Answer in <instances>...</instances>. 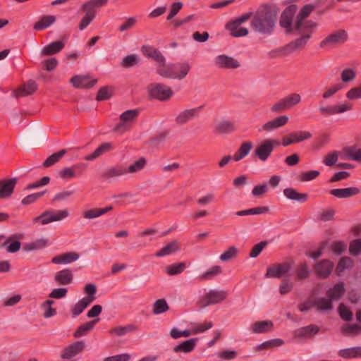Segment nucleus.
I'll list each match as a JSON object with an SVG mask.
<instances>
[{"label": "nucleus", "instance_id": "obj_1", "mask_svg": "<svg viewBox=\"0 0 361 361\" xmlns=\"http://www.w3.org/2000/svg\"><path fill=\"white\" fill-rule=\"evenodd\" d=\"M276 19V13H272L268 9H263L257 11L253 15L250 25L255 32L268 35L273 32Z\"/></svg>", "mask_w": 361, "mask_h": 361}, {"label": "nucleus", "instance_id": "obj_2", "mask_svg": "<svg viewBox=\"0 0 361 361\" xmlns=\"http://www.w3.org/2000/svg\"><path fill=\"white\" fill-rule=\"evenodd\" d=\"M314 8L315 6L311 4H306L301 8L294 23V30L296 34H301L305 30H316L318 26L317 23L311 20H306Z\"/></svg>", "mask_w": 361, "mask_h": 361}, {"label": "nucleus", "instance_id": "obj_3", "mask_svg": "<svg viewBox=\"0 0 361 361\" xmlns=\"http://www.w3.org/2000/svg\"><path fill=\"white\" fill-rule=\"evenodd\" d=\"M348 39V34L345 30L340 29L329 34L319 43V47L330 49L344 44Z\"/></svg>", "mask_w": 361, "mask_h": 361}, {"label": "nucleus", "instance_id": "obj_4", "mask_svg": "<svg viewBox=\"0 0 361 361\" xmlns=\"http://www.w3.org/2000/svg\"><path fill=\"white\" fill-rule=\"evenodd\" d=\"M147 90L151 97L159 101H166L173 94L170 87L161 83H152L148 86Z\"/></svg>", "mask_w": 361, "mask_h": 361}, {"label": "nucleus", "instance_id": "obj_5", "mask_svg": "<svg viewBox=\"0 0 361 361\" xmlns=\"http://www.w3.org/2000/svg\"><path fill=\"white\" fill-rule=\"evenodd\" d=\"M227 292L224 290H209L199 300L202 307L221 302L227 298Z\"/></svg>", "mask_w": 361, "mask_h": 361}, {"label": "nucleus", "instance_id": "obj_6", "mask_svg": "<svg viewBox=\"0 0 361 361\" xmlns=\"http://www.w3.org/2000/svg\"><path fill=\"white\" fill-rule=\"evenodd\" d=\"M279 145V142L276 140L266 139L256 147L253 154L260 161H266L271 156L274 146Z\"/></svg>", "mask_w": 361, "mask_h": 361}, {"label": "nucleus", "instance_id": "obj_7", "mask_svg": "<svg viewBox=\"0 0 361 361\" xmlns=\"http://www.w3.org/2000/svg\"><path fill=\"white\" fill-rule=\"evenodd\" d=\"M292 267L293 264L288 262L275 263L267 267L264 276L266 278L277 279L289 276V272Z\"/></svg>", "mask_w": 361, "mask_h": 361}, {"label": "nucleus", "instance_id": "obj_8", "mask_svg": "<svg viewBox=\"0 0 361 361\" xmlns=\"http://www.w3.org/2000/svg\"><path fill=\"white\" fill-rule=\"evenodd\" d=\"M85 348V343L83 341H75L63 349L60 357L63 360H71L82 353Z\"/></svg>", "mask_w": 361, "mask_h": 361}, {"label": "nucleus", "instance_id": "obj_9", "mask_svg": "<svg viewBox=\"0 0 361 361\" xmlns=\"http://www.w3.org/2000/svg\"><path fill=\"white\" fill-rule=\"evenodd\" d=\"M296 5H291L287 7L281 14L279 24L281 27L286 29L287 32L295 31L293 18L296 12Z\"/></svg>", "mask_w": 361, "mask_h": 361}, {"label": "nucleus", "instance_id": "obj_10", "mask_svg": "<svg viewBox=\"0 0 361 361\" xmlns=\"http://www.w3.org/2000/svg\"><path fill=\"white\" fill-rule=\"evenodd\" d=\"M314 30H305L300 34L302 35L301 37L286 44V49L288 50L289 54H290L295 51L302 49L307 44L308 40L311 38Z\"/></svg>", "mask_w": 361, "mask_h": 361}, {"label": "nucleus", "instance_id": "obj_11", "mask_svg": "<svg viewBox=\"0 0 361 361\" xmlns=\"http://www.w3.org/2000/svg\"><path fill=\"white\" fill-rule=\"evenodd\" d=\"M85 168V164L78 163L71 167H65L60 170L58 176L61 179L69 180L80 176Z\"/></svg>", "mask_w": 361, "mask_h": 361}, {"label": "nucleus", "instance_id": "obj_12", "mask_svg": "<svg viewBox=\"0 0 361 361\" xmlns=\"http://www.w3.org/2000/svg\"><path fill=\"white\" fill-rule=\"evenodd\" d=\"M352 109V105L348 102H344L334 106H320L319 111L324 116L342 114Z\"/></svg>", "mask_w": 361, "mask_h": 361}, {"label": "nucleus", "instance_id": "obj_13", "mask_svg": "<svg viewBox=\"0 0 361 361\" xmlns=\"http://www.w3.org/2000/svg\"><path fill=\"white\" fill-rule=\"evenodd\" d=\"M23 238V234L11 235L6 238L5 241L1 244V247L8 253H15L20 249L21 243L20 240Z\"/></svg>", "mask_w": 361, "mask_h": 361}, {"label": "nucleus", "instance_id": "obj_14", "mask_svg": "<svg viewBox=\"0 0 361 361\" xmlns=\"http://www.w3.org/2000/svg\"><path fill=\"white\" fill-rule=\"evenodd\" d=\"M334 264L328 259H322L314 265V271L317 277L327 278L333 271Z\"/></svg>", "mask_w": 361, "mask_h": 361}, {"label": "nucleus", "instance_id": "obj_15", "mask_svg": "<svg viewBox=\"0 0 361 361\" xmlns=\"http://www.w3.org/2000/svg\"><path fill=\"white\" fill-rule=\"evenodd\" d=\"M214 63L221 68L234 69L240 66V63L236 59L224 54L217 56L214 59Z\"/></svg>", "mask_w": 361, "mask_h": 361}, {"label": "nucleus", "instance_id": "obj_16", "mask_svg": "<svg viewBox=\"0 0 361 361\" xmlns=\"http://www.w3.org/2000/svg\"><path fill=\"white\" fill-rule=\"evenodd\" d=\"M200 108L185 109L180 111L176 117L175 121L177 125L182 126L194 119L197 116Z\"/></svg>", "mask_w": 361, "mask_h": 361}, {"label": "nucleus", "instance_id": "obj_17", "mask_svg": "<svg viewBox=\"0 0 361 361\" xmlns=\"http://www.w3.org/2000/svg\"><path fill=\"white\" fill-rule=\"evenodd\" d=\"M141 51L142 54L147 57L152 59L158 63H165V57L161 53V51L149 45H143L141 47Z\"/></svg>", "mask_w": 361, "mask_h": 361}, {"label": "nucleus", "instance_id": "obj_18", "mask_svg": "<svg viewBox=\"0 0 361 361\" xmlns=\"http://www.w3.org/2000/svg\"><path fill=\"white\" fill-rule=\"evenodd\" d=\"M17 178L0 180V199L9 197L14 190Z\"/></svg>", "mask_w": 361, "mask_h": 361}, {"label": "nucleus", "instance_id": "obj_19", "mask_svg": "<svg viewBox=\"0 0 361 361\" xmlns=\"http://www.w3.org/2000/svg\"><path fill=\"white\" fill-rule=\"evenodd\" d=\"M288 121V117L286 115L280 116L265 123L261 128V130L270 132L280 127L285 126Z\"/></svg>", "mask_w": 361, "mask_h": 361}, {"label": "nucleus", "instance_id": "obj_20", "mask_svg": "<svg viewBox=\"0 0 361 361\" xmlns=\"http://www.w3.org/2000/svg\"><path fill=\"white\" fill-rule=\"evenodd\" d=\"M114 149V147L111 142H103L92 154L86 155L84 159L86 161H93Z\"/></svg>", "mask_w": 361, "mask_h": 361}, {"label": "nucleus", "instance_id": "obj_21", "mask_svg": "<svg viewBox=\"0 0 361 361\" xmlns=\"http://www.w3.org/2000/svg\"><path fill=\"white\" fill-rule=\"evenodd\" d=\"M71 82L77 88H90L93 87L97 80H93L89 75H75L71 79Z\"/></svg>", "mask_w": 361, "mask_h": 361}, {"label": "nucleus", "instance_id": "obj_22", "mask_svg": "<svg viewBox=\"0 0 361 361\" xmlns=\"http://www.w3.org/2000/svg\"><path fill=\"white\" fill-rule=\"evenodd\" d=\"M236 130L233 122L231 121H222L217 123L214 128V133L216 135L229 134Z\"/></svg>", "mask_w": 361, "mask_h": 361}, {"label": "nucleus", "instance_id": "obj_23", "mask_svg": "<svg viewBox=\"0 0 361 361\" xmlns=\"http://www.w3.org/2000/svg\"><path fill=\"white\" fill-rule=\"evenodd\" d=\"M198 341V338H192L188 340H186L178 345H176L173 348V352L176 353H189L193 351L195 346L197 345V342Z\"/></svg>", "mask_w": 361, "mask_h": 361}, {"label": "nucleus", "instance_id": "obj_24", "mask_svg": "<svg viewBox=\"0 0 361 361\" xmlns=\"http://www.w3.org/2000/svg\"><path fill=\"white\" fill-rule=\"evenodd\" d=\"M73 275L68 269L61 270L54 276V281L59 285H68L73 282Z\"/></svg>", "mask_w": 361, "mask_h": 361}, {"label": "nucleus", "instance_id": "obj_25", "mask_svg": "<svg viewBox=\"0 0 361 361\" xmlns=\"http://www.w3.org/2000/svg\"><path fill=\"white\" fill-rule=\"evenodd\" d=\"M345 291L344 283L339 282L326 291V295L333 302L341 298Z\"/></svg>", "mask_w": 361, "mask_h": 361}, {"label": "nucleus", "instance_id": "obj_26", "mask_svg": "<svg viewBox=\"0 0 361 361\" xmlns=\"http://www.w3.org/2000/svg\"><path fill=\"white\" fill-rule=\"evenodd\" d=\"M330 194L338 198H348L357 195L360 190L356 187L346 188L333 189L330 190Z\"/></svg>", "mask_w": 361, "mask_h": 361}, {"label": "nucleus", "instance_id": "obj_27", "mask_svg": "<svg viewBox=\"0 0 361 361\" xmlns=\"http://www.w3.org/2000/svg\"><path fill=\"white\" fill-rule=\"evenodd\" d=\"M95 297H84L80 300L71 309L73 317L80 314L94 300Z\"/></svg>", "mask_w": 361, "mask_h": 361}, {"label": "nucleus", "instance_id": "obj_28", "mask_svg": "<svg viewBox=\"0 0 361 361\" xmlns=\"http://www.w3.org/2000/svg\"><path fill=\"white\" fill-rule=\"evenodd\" d=\"M273 322L270 320H264L255 322L251 328V332L253 334H264L272 330Z\"/></svg>", "mask_w": 361, "mask_h": 361}, {"label": "nucleus", "instance_id": "obj_29", "mask_svg": "<svg viewBox=\"0 0 361 361\" xmlns=\"http://www.w3.org/2000/svg\"><path fill=\"white\" fill-rule=\"evenodd\" d=\"M172 74L179 77L172 78V79H183L188 73L190 69V66L188 63H179L171 64Z\"/></svg>", "mask_w": 361, "mask_h": 361}, {"label": "nucleus", "instance_id": "obj_30", "mask_svg": "<svg viewBox=\"0 0 361 361\" xmlns=\"http://www.w3.org/2000/svg\"><path fill=\"white\" fill-rule=\"evenodd\" d=\"M79 258V255L75 252H66L52 258L51 262L54 264H69L75 262Z\"/></svg>", "mask_w": 361, "mask_h": 361}, {"label": "nucleus", "instance_id": "obj_31", "mask_svg": "<svg viewBox=\"0 0 361 361\" xmlns=\"http://www.w3.org/2000/svg\"><path fill=\"white\" fill-rule=\"evenodd\" d=\"M65 44L61 41H56L44 47L41 50V56H50L59 53L63 49Z\"/></svg>", "mask_w": 361, "mask_h": 361}, {"label": "nucleus", "instance_id": "obj_32", "mask_svg": "<svg viewBox=\"0 0 361 361\" xmlns=\"http://www.w3.org/2000/svg\"><path fill=\"white\" fill-rule=\"evenodd\" d=\"M253 147V143L251 141L242 142L238 151L234 154L233 159L235 161H239L249 154Z\"/></svg>", "mask_w": 361, "mask_h": 361}, {"label": "nucleus", "instance_id": "obj_33", "mask_svg": "<svg viewBox=\"0 0 361 361\" xmlns=\"http://www.w3.org/2000/svg\"><path fill=\"white\" fill-rule=\"evenodd\" d=\"M283 194L288 199L301 203L306 202L307 200V195L306 193H300L291 188L284 189Z\"/></svg>", "mask_w": 361, "mask_h": 361}, {"label": "nucleus", "instance_id": "obj_34", "mask_svg": "<svg viewBox=\"0 0 361 361\" xmlns=\"http://www.w3.org/2000/svg\"><path fill=\"white\" fill-rule=\"evenodd\" d=\"M319 331V327L315 324H310L301 327L296 331L298 337L309 338L316 335Z\"/></svg>", "mask_w": 361, "mask_h": 361}, {"label": "nucleus", "instance_id": "obj_35", "mask_svg": "<svg viewBox=\"0 0 361 361\" xmlns=\"http://www.w3.org/2000/svg\"><path fill=\"white\" fill-rule=\"evenodd\" d=\"M37 89V83L33 80H29L17 90L16 97H25L30 95L35 92Z\"/></svg>", "mask_w": 361, "mask_h": 361}, {"label": "nucleus", "instance_id": "obj_36", "mask_svg": "<svg viewBox=\"0 0 361 361\" xmlns=\"http://www.w3.org/2000/svg\"><path fill=\"white\" fill-rule=\"evenodd\" d=\"M226 28L230 32L231 36L234 37H244L248 35V30L246 27H240V25L228 23Z\"/></svg>", "mask_w": 361, "mask_h": 361}, {"label": "nucleus", "instance_id": "obj_37", "mask_svg": "<svg viewBox=\"0 0 361 361\" xmlns=\"http://www.w3.org/2000/svg\"><path fill=\"white\" fill-rule=\"evenodd\" d=\"M128 173L127 168L123 165H116L108 169L105 173L106 178H112L122 176Z\"/></svg>", "mask_w": 361, "mask_h": 361}, {"label": "nucleus", "instance_id": "obj_38", "mask_svg": "<svg viewBox=\"0 0 361 361\" xmlns=\"http://www.w3.org/2000/svg\"><path fill=\"white\" fill-rule=\"evenodd\" d=\"M180 248L179 243L176 240H173L168 243L166 246L163 247L159 252H156L155 256L157 257L169 255Z\"/></svg>", "mask_w": 361, "mask_h": 361}, {"label": "nucleus", "instance_id": "obj_39", "mask_svg": "<svg viewBox=\"0 0 361 361\" xmlns=\"http://www.w3.org/2000/svg\"><path fill=\"white\" fill-rule=\"evenodd\" d=\"M137 330V326L133 324H128L126 326H119L113 328L109 331V333L116 336H123L126 335L128 333L136 331Z\"/></svg>", "mask_w": 361, "mask_h": 361}, {"label": "nucleus", "instance_id": "obj_40", "mask_svg": "<svg viewBox=\"0 0 361 361\" xmlns=\"http://www.w3.org/2000/svg\"><path fill=\"white\" fill-rule=\"evenodd\" d=\"M56 21V17L51 15H47L42 17L34 25V29L36 30H42L49 27Z\"/></svg>", "mask_w": 361, "mask_h": 361}, {"label": "nucleus", "instance_id": "obj_41", "mask_svg": "<svg viewBox=\"0 0 361 361\" xmlns=\"http://www.w3.org/2000/svg\"><path fill=\"white\" fill-rule=\"evenodd\" d=\"M332 302L329 298H319L312 302V306L319 311L331 310L333 309Z\"/></svg>", "mask_w": 361, "mask_h": 361}, {"label": "nucleus", "instance_id": "obj_42", "mask_svg": "<svg viewBox=\"0 0 361 361\" xmlns=\"http://www.w3.org/2000/svg\"><path fill=\"white\" fill-rule=\"evenodd\" d=\"M222 269L219 266L212 267L209 270L200 274L198 277L200 281H207L212 280L215 276L221 274Z\"/></svg>", "mask_w": 361, "mask_h": 361}, {"label": "nucleus", "instance_id": "obj_43", "mask_svg": "<svg viewBox=\"0 0 361 361\" xmlns=\"http://www.w3.org/2000/svg\"><path fill=\"white\" fill-rule=\"evenodd\" d=\"M47 245V240L44 238L37 239L32 242L26 243L23 245V250L26 252H31L40 250Z\"/></svg>", "mask_w": 361, "mask_h": 361}, {"label": "nucleus", "instance_id": "obj_44", "mask_svg": "<svg viewBox=\"0 0 361 361\" xmlns=\"http://www.w3.org/2000/svg\"><path fill=\"white\" fill-rule=\"evenodd\" d=\"M99 319H97L93 321L88 322L85 324L80 325L74 332V338H80L86 335L94 328V325L99 322Z\"/></svg>", "mask_w": 361, "mask_h": 361}, {"label": "nucleus", "instance_id": "obj_45", "mask_svg": "<svg viewBox=\"0 0 361 361\" xmlns=\"http://www.w3.org/2000/svg\"><path fill=\"white\" fill-rule=\"evenodd\" d=\"M112 209H113L112 206H109V207H106L104 208H94V209H89V210L85 212L83 216L85 219H92L97 218V217L109 212V211H111Z\"/></svg>", "mask_w": 361, "mask_h": 361}, {"label": "nucleus", "instance_id": "obj_46", "mask_svg": "<svg viewBox=\"0 0 361 361\" xmlns=\"http://www.w3.org/2000/svg\"><path fill=\"white\" fill-rule=\"evenodd\" d=\"M338 354L340 357L346 359L361 357V347L341 349L338 351Z\"/></svg>", "mask_w": 361, "mask_h": 361}, {"label": "nucleus", "instance_id": "obj_47", "mask_svg": "<svg viewBox=\"0 0 361 361\" xmlns=\"http://www.w3.org/2000/svg\"><path fill=\"white\" fill-rule=\"evenodd\" d=\"M345 154L346 155L345 159L349 160L361 162V149L356 147L350 146L345 147L343 149Z\"/></svg>", "mask_w": 361, "mask_h": 361}, {"label": "nucleus", "instance_id": "obj_48", "mask_svg": "<svg viewBox=\"0 0 361 361\" xmlns=\"http://www.w3.org/2000/svg\"><path fill=\"white\" fill-rule=\"evenodd\" d=\"M284 344V341L281 338H274L258 345L256 346V350L258 351L262 350L272 349L281 346Z\"/></svg>", "mask_w": 361, "mask_h": 361}, {"label": "nucleus", "instance_id": "obj_49", "mask_svg": "<svg viewBox=\"0 0 361 361\" xmlns=\"http://www.w3.org/2000/svg\"><path fill=\"white\" fill-rule=\"evenodd\" d=\"M169 310V306L166 300L164 298L157 300L152 306V313L154 314H160L167 312Z\"/></svg>", "mask_w": 361, "mask_h": 361}, {"label": "nucleus", "instance_id": "obj_50", "mask_svg": "<svg viewBox=\"0 0 361 361\" xmlns=\"http://www.w3.org/2000/svg\"><path fill=\"white\" fill-rule=\"evenodd\" d=\"M171 64L159 63L157 68V73L163 78H177L178 75L172 74Z\"/></svg>", "mask_w": 361, "mask_h": 361}, {"label": "nucleus", "instance_id": "obj_51", "mask_svg": "<svg viewBox=\"0 0 361 361\" xmlns=\"http://www.w3.org/2000/svg\"><path fill=\"white\" fill-rule=\"evenodd\" d=\"M67 153V149H61L50 155L43 163L44 167H49L58 162Z\"/></svg>", "mask_w": 361, "mask_h": 361}, {"label": "nucleus", "instance_id": "obj_52", "mask_svg": "<svg viewBox=\"0 0 361 361\" xmlns=\"http://www.w3.org/2000/svg\"><path fill=\"white\" fill-rule=\"evenodd\" d=\"M353 267V261L348 257H342L336 267V271L338 275H340L345 269H350Z\"/></svg>", "mask_w": 361, "mask_h": 361}, {"label": "nucleus", "instance_id": "obj_53", "mask_svg": "<svg viewBox=\"0 0 361 361\" xmlns=\"http://www.w3.org/2000/svg\"><path fill=\"white\" fill-rule=\"evenodd\" d=\"M288 110L298 104L301 102V96L298 93L290 94L282 98Z\"/></svg>", "mask_w": 361, "mask_h": 361}, {"label": "nucleus", "instance_id": "obj_54", "mask_svg": "<svg viewBox=\"0 0 361 361\" xmlns=\"http://www.w3.org/2000/svg\"><path fill=\"white\" fill-rule=\"evenodd\" d=\"M147 164V160L144 157H140L135 161L127 168L128 173H135L142 170Z\"/></svg>", "mask_w": 361, "mask_h": 361}, {"label": "nucleus", "instance_id": "obj_55", "mask_svg": "<svg viewBox=\"0 0 361 361\" xmlns=\"http://www.w3.org/2000/svg\"><path fill=\"white\" fill-rule=\"evenodd\" d=\"M186 268L185 262L174 263L166 267V272L169 276L180 274L184 271Z\"/></svg>", "mask_w": 361, "mask_h": 361}, {"label": "nucleus", "instance_id": "obj_56", "mask_svg": "<svg viewBox=\"0 0 361 361\" xmlns=\"http://www.w3.org/2000/svg\"><path fill=\"white\" fill-rule=\"evenodd\" d=\"M138 113L137 109L127 110L121 114L120 119L122 122L128 124L137 118Z\"/></svg>", "mask_w": 361, "mask_h": 361}, {"label": "nucleus", "instance_id": "obj_57", "mask_svg": "<svg viewBox=\"0 0 361 361\" xmlns=\"http://www.w3.org/2000/svg\"><path fill=\"white\" fill-rule=\"evenodd\" d=\"M54 303L52 300H45L41 305L42 308L44 309V317L45 318H49L56 314V310L51 307V305Z\"/></svg>", "mask_w": 361, "mask_h": 361}, {"label": "nucleus", "instance_id": "obj_58", "mask_svg": "<svg viewBox=\"0 0 361 361\" xmlns=\"http://www.w3.org/2000/svg\"><path fill=\"white\" fill-rule=\"evenodd\" d=\"M310 274V269L308 265L304 262L298 264L296 269V275L298 279H304L307 278Z\"/></svg>", "mask_w": 361, "mask_h": 361}, {"label": "nucleus", "instance_id": "obj_59", "mask_svg": "<svg viewBox=\"0 0 361 361\" xmlns=\"http://www.w3.org/2000/svg\"><path fill=\"white\" fill-rule=\"evenodd\" d=\"M292 137L295 143L300 142L310 139L312 135L309 131H295L292 133Z\"/></svg>", "mask_w": 361, "mask_h": 361}, {"label": "nucleus", "instance_id": "obj_60", "mask_svg": "<svg viewBox=\"0 0 361 361\" xmlns=\"http://www.w3.org/2000/svg\"><path fill=\"white\" fill-rule=\"evenodd\" d=\"M33 223H39L42 225H46L51 222H54L50 211H46L43 212L41 215L36 216L32 220Z\"/></svg>", "mask_w": 361, "mask_h": 361}, {"label": "nucleus", "instance_id": "obj_61", "mask_svg": "<svg viewBox=\"0 0 361 361\" xmlns=\"http://www.w3.org/2000/svg\"><path fill=\"white\" fill-rule=\"evenodd\" d=\"M340 152L334 151L324 156L323 163L328 166H334L338 161Z\"/></svg>", "mask_w": 361, "mask_h": 361}, {"label": "nucleus", "instance_id": "obj_62", "mask_svg": "<svg viewBox=\"0 0 361 361\" xmlns=\"http://www.w3.org/2000/svg\"><path fill=\"white\" fill-rule=\"evenodd\" d=\"M238 252V250L236 247L231 246L220 255L219 259L223 262L228 261L235 257Z\"/></svg>", "mask_w": 361, "mask_h": 361}, {"label": "nucleus", "instance_id": "obj_63", "mask_svg": "<svg viewBox=\"0 0 361 361\" xmlns=\"http://www.w3.org/2000/svg\"><path fill=\"white\" fill-rule=\"evenodd\" d=\"M340 317L345 321H351L353 319V313L343 303L340 304L338 309Z\"/></svg>", "mask_w": 361, "mask_h": 361}, {"label": "nucleus", "instance_id": "obj_64", "mask_svg": "<svg viewBox=\"0 0 361 361\" xmlns=\"http://www.w3.org/2000/svg\"><path fill=\"white\" fill-rule=\"evenodd\" d=\"M349 252L350 255L355 256L361 252V239H356L350 242Z\"/></svg>", "mask_w": 361, "mask_h": 361}]
</instances>
